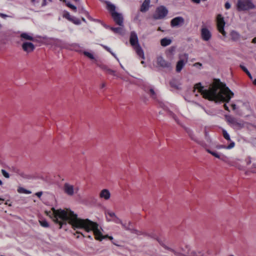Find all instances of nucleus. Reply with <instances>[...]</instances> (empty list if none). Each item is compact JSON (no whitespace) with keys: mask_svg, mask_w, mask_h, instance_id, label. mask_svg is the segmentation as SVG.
I'll use <instances>...</instances> for the list:
<instances>
[{"mask_svg":"<svg viewBox=\"0 0 256 256\" xmlns=\"http://www.w3.org/2000/svg\"><path fill=\"white\" fill-rule=\"evenodd\" d=\"M230 106H232V110H236V106L235 104H232Z\"/></svg>","mask_w":256,"mask_h":256,"instance_id":"47","label":"nucleus"},{"mask_svg":"<svg viewBox=\"0 0 256 256\" xmlns=\"http://www.w3.org/2000/svg\"><path fill=\"white\" fill-rule=\"evenodd\" d=\"M112 18L114 21L115 22L116 24L120 26H122V23L124 22V18H122V15L118 13L111 14Z\"/></svg>","mask_w":256,"mask_h":256,"instance_id":"12","label":"nucleus"},{"mask_svg":"<svg viewBox=\"0 0 256 256\" xmlns=\"http://www.w3.org/2000/svg\"><path fill=\"white\" fill-rule=\"evenodd\" d=\"M22 47L24 51L26 52H30L34 51V44L29 42H24Z\"/></svg>","mask_w":256,"mask_h":256,"instance_id":"13","label":"nucleus"},{"mask_svg":"<svg viewBox=\"0 0 256 256\" xmlns=\"http://www.w3.org/2000/svg\"><path fill=\"white\" fill-rule=\"evenodd\" d=\"M1 173H2L3 176L5 177V178H9L10 175L7 172L4 170H1Z\"/></svg>","mask_w":256,"mask_h":256,"instance_id":"35","label":"nucleus"},{"mask_svg":"<svg viewBox=\"0 0 256 256\" xmlns=\"http://www.w3.org/2000/svg\"><path fill=\"white\" fill-rule=\"evenodd\" d=\"M110 192L108 190L104 189L101 190L100 192L99 196L100 198L108 200L110 198Z\"/></svg>","mask_w":256,"mask_h":256,"instance_id":"15","label":"nucleus"},{"mask_svg":"<svg viewBox=\"0 0 256 256\" xmlns=\"http://www.w3.org/2000/svg\"><path fill=\"white\" fill-rule=\"evenodd\" d=\"M106 216L107 220L114 218L115 217H116V214L114 212L110 211H107V212H106Z\"/></svg>","mask_w":256,"mask_h":256,"instance_id":"26","label":"nucleus"},{"mask_svg":"<svg viewBox=\"0 0 256 256\" xmlns=\"http://www.w3.org/2000/svg\"><path fill=\"white\" fill-rule=\"evenodd\" d=\"M203 0V1H206V0Z\"/></svg>","mask_w":256,"mask_h":256,"instance_id":"62","label":"nucleus"},{"mask_svg":"<svg viewBox=\"0 0 256 256\" xmlns=\"http://www.w3.org/2000/svg\"><path fill=\"white\" fill-rule=\"evenodd\" d=\"M212 33L206 27H202L201 29V38L204 41L208 42L212 38Z\"/></svg>","mask_w":256,"mask_h":256,"instance_id":"10","label":"nucleus"},{"mask_svg":"<svg viewBox=\"0 0 256 256\" xmlns=\"http://www.w3.org/2000/svg\"><path fill=\"white\" fill-rule=\"evenodd\" d=\"M79 238V236H77L76 238Z\"/></svg>","mask_w":256,"mask_h":256,"instance_id":"61","label":"nucleus"},{"mask_svg":"<svg viewBox=\"0 0 256 256\" xmlns=\"http://www.w3.org/2000/svg\"><path fill=\"white\" fill-rule=\"evenodd\" d=\"M230 37H232V40L234 42L238 40L240 38L239 34L234 30H232V32H230Z\"/></svg>","mask_w":256,"mask_h":256,"instance_id":"19","label":"nucleus"},{"mask_svg":"<svg viewBox=\"0 0 256 256\" xmlns=\"http://www.w3.org/2000/svg\"><path fill=\"white\" fill-rule=\"evenodd\" d=\"M150 0H144L140 6V11L142 12H145L148 10L149 4H150Z\"/></svg>","mask_w":256,"mask_h":256,"instance_id":"18","label":"nucleus"},{"mask_svg":"<svg viewBox=\"0 0 256 256\" xmlns=\"http://www.w3.org/2000/svg\"><path fill=\"white\" fill-rule=\"evenodd\" d=\"M234 146H235L234 142H230V144H228V146H224V148L230 150V149H232V148H234Z\"/></svg>","mask_w":256,"mask_h":256,"instance_id":"34","label":"nucleus"},{"mask_svg":"<svg viewBox=\"0 0 256 256\" xmlns=\"http://www.w3.org/2000/svg\"><path fill=\"white\" fill-rule=\"evenodd\" d=\"M167 14V9L164 6H160L156 8L155 14L154 16H153V18H154L155 20H160L166 16Z\"/></svg>","mask_w":256,"mask_h":256,"instance_id":"6","label":"nucleus"},{"mask_svg":"<svg viewBox=\"0 0 256 256\" xmlns=\"http://www.w3.org/2000/svg\"><path fill=\"white\" fill-rule=\"evenodd\" d=\"M253 166L256 168V164H253Z\"/></svg>","mask_w":256,"mask_h":256,"instance_id":"56","label":"nucleus"},{"mask_svg":"<svg viewBox=\"0 0 256 256\" xmlns=\"http://www.w3.org/2000/svg\"><path fill=\"white\" fill-rule=\"evenodd\" d=\"M162 246L164 247L165 248V249L169 250L174 252L175 255H177L178 254V253L176 252H175V250H173V249H172L171 248H169L166 246L164 245H162Z\"/></svg>","mask_w":256,"mask_h":256,"instance_id":"37","label":"nucleus"},{"mask_svg":"<svg viewBox=\"0 0 256 256\" xmlns=\"http://www.w3.org/2000/svg\"><path fill=\"white\" fill-rule=\"evenodd\" d=\"M224 8H226V9L228 10L230 8V4L228 2H226V4H224Z\"/></svg>","mask_w":256,"mask_h":256,"instance_id":"42","label":"nucleus"},{"mask_svg":"<svg viewBox=\"0 0 256 256\" xmlns=\"http://www.w3.org/2000/svg\"><path fill=\"white\" fill-rule=\"evenodd\" d=\"M18 192L20 194H30V192L28 190H26L24 188L22 187H19L18 188Z\"/></svg>","mask_w":256,"mask_h":256,"instance_id":"27","label":"nucleus"},{"mask_svg":"<svg viewBox=\"0 0 256 256\" xmlns=\"http://www.w3.org/2000/svg\"><path fill=\"white\" fill-rule=\"evenodd\" d=\"M83 54H84V55H85V56L90 58V60L94 59V56L93 54L90 52L84 51L83 52Z\"/></svg>","mask_w":256,"mask_h":256,"instance_id":"32","label":"nucleus"},{"mask_svg":"<svg viewBox=\"0 0 256 256\" xmlns=\"http://www.w3.org/2000/svg\"><path fill=\"white\" fill-rule=\"evenodd\" d=\"M194 92L197 90L203 98L216 102H228L234 96V93L226 86V84L215 79L214 83L210 86L208 89H204L200 82L194 85Z\"/></svg>","mask_w":256,"mask_h":256,"instance_id":"2","label":"nucleus"},{"mask_svg":"<svg viewBox=\"0 0 256 256\" xmlns=\"http://www.w3.org/2000/svg\"><path fill=\"white\" fill-rule=\"evenodd\" d=\"M237 10L238 11L248 10L254 8V5L251 0H238L236 4Z\"/></svg>","mask_w":256,"mask_h":256,"instance_id":"4","label":"nucleus"},{"mask_svg":"<svg viewBox=\"0 0 256 256\" xmlns=\"http://www.w3.org/2000/svg\"><path fill=\"white\" fill-rule=\"evenodd\" d=\"M130 43L134 49L135 50L136 54L140 58L144 59V52L138 43V36H137L135 32L133 31L130 33Z\"/></svg>","mask_w":256,"mask_h":256,"instance_id":"3","label":"nucleus"},{"mask_svg":"<svg viewBox=\"0 0 256 256\" xmlns=\"http://www.w3.org/2000/svg\"><path fill=\"white\" fill-rule=\"evenodd\" d=\"M74 0L75 2H78V0Z\"/></svg>","mask_w":256,"mask_h":256,"instance_id":"59","label":"nucleus"},{"mask_svg":"<svg viewBox=\"0 0 256 256\" xmlns=\"http://www.w3.org/2000/svg\"><path fill=\"white\" fill-rule=\"evenodd\" d=\"M156 62L158 66L162 68H168L170 66V64L166 61L162 56L157 58Z\"/></svg>","mask_w":256,"mask_h":256,"instance_id":"14","label":"nucleus"},{"mask_svg":"<svg viewBox=\"0 0 256 256\" xmlns=\"http://www.w3.org/2000/svg\"><path fill=\"white\" fill-rule=\"evenodd\" d=\"M185 131L186 132L190 138L195 142L198 143V138L194 134L193 131L190 128H185Z\"/></svg>","mask_w":256,"mask_h":256,"instance_id":"17","label":"nucleus"},{"mask_svg":"<svg viewBox=\"0 0 256 256\" xmlns=\"http://www.w3.org/2000/svg\"><path fill=\"white\" fill-rule=\"evenodd\" d=\"M32 5L38 8H42L46 6V0H31Z\"/></svg>","mask_w":256,"mask_h":256,"instance_id":"16","label":"nucleus"},{"mask_svg":"<svg viewBox=\"0 0 256 256\" xmlns=\"http://www.w3.org/2000/svg\"><path fill=\"white\" fill-rule=\"evenodd\" d=\"M108 221H112L116 224H120L124 228H126V224H124V223L122 222V220L118 218V217H115L114 218L110 219L108 220Z\"/></svg>","mask_w":256,"mask_h":256,"instance_id":"23","label":"nucleus"},{"mask_svg":"<svg viewBox=\"0 0 256 256\" xmlns=\"http://www.w3.org/2000/svg\"><path fill=\"white\" fill-rule=\"evenodd\" d=\"M188 60V54H184L180 56V60L176 63V72H180L185 66L186 64L187 63Z\"/></svg>","mask_w":256,"mask_h":256,"instance_id":"7","label":"nucleus"},{"mask_svg":"<svg viewBox=\"0 0 256 256\" xmlns=\"http://www.w3.org/2000/svg\"><path fill=\"white\" fill-rule=\"evenodd\" d=\"M226 121L236 128L241 129L244 127V123L242 120H238L230 116H226Z\"/></svg>","mask_w":256,"mask_h":256,"instance_id":"5","label":"nucleus"},{"mask_svg":"<svg viewBox=\"0 0 256 256\" xmlns=\"http://www.w3.org/2000/svg\"><path fill=\"white\" fill-rule=\"evenodd\" d=\"M253 84H254V85L256 86V78H255L254 81H253Z\"/></svg>","mask_w":256,"mask_h":256,"instance_id":"53","label":"nucleus"},{"mask_svg":"<svg viewBox=\"0 0 256 256\" xmlns=\"http://www.w3.org/2000/svg\"><path fill=\"white\" fill-rule=\"evenodd\" d=\"M97 66H98L100 67V68L101 69L106 71L110 74H113L114 73V70L108 68L107 66H106V65H104L102 64H97Z\"/></svg>","mask_w":256,"mask_h":256,"instance_id":"20","label":"nucleus"},{"mask_svg":"<svg viewBox=\"0 0 256 256\" xmlns=\"http://www.w3.org/2000/svg\"><path fill=\"white\" fill-rule=\"evenodd\" d=\"M103 47H104V49H106V50H107L108 52H109L110 53H111V54L112 55H113L114 56V54H112V52H110V48H108L107 46H103Z\"/></svg>","mask_w":256,"mask_h":256,"instance_id":"43","label":"nucleus"},{"mask_svg":"<svg viewBox=\"0 0 256 256\" xmlns=\"http://www.w3.org/2000/svg\"><path fill=\"white\" fill-rule=\"evenodd\" d=\"M46 216H49L54 223L60 225V228L62 226L70 224L73 230H84L87 232H93L95 239L102 241V240L108 238L112 240V236L108 235L104 236L98 228L99 226L97 222H92L88 219L82 220L77 217V215L74 214L70 210H62V209L56 210L52 208L51 210L46 211Z\"/></svg>","mask_w":256,"mask_h":256,"instance_id":"1","label":"nucleus"},{"mask_svg":"<svg viewBox=\"0 0 256 256\" xmlns=\"http://www.w3.org/2000/svg\"><path fill=\"white\" fill-rule=\"evenodd\" d=\"M142 64H144V61H142Z\"/></svg>","mask_w":256,"mask_h":256,"instance_id":"60","label":"nucleus"},{"mask_svg":"<svg viewBox=\"0 0 256 256\" xmlns=\"http://www.w3.org/2000/svg\"><path fill=\"white\" fill-rule=\"evenodd\" d=\"M184 24V19L182 16H176L171 20L170 26L172 28L179 27Z\"/></svg>","mask_w":256,"mask_h":256,"instance_id":"11","label":"nucleus"},{"mask_svg":"<svg viewBox=\"0 0 256 256\" xmlns=\"http://www.w3.org/2000/svg\"><path fill=\"white\" fill-rule=\"evenodd\" d=\"M60 1H63V2H66V0H60Z\"/></svg>","mask_w":256,"mask_h":256,"instance_id":"58","label":"nucleus"},{"mask_svg":"<svg viewBox=\"0 0 256 256\" xmlns=\"http://www.w3.org/2000/svg\"><path fill=\"white\" fill-rule=\"evenodd\" d=\"M36 196H37L38 198H40V196H42V192H36Z\"/></svg>","mask_w":256,"mask_h":256,"instance_id":"44","label":"nucleus"},{"mask_svg":"<svg viewBox=\"0 0 256 256\" xmlns=\"http://www.w3.org/2000/svg\"><path fill=\"white\" fill-rule=\"evenodd\" d=\"M4 200L3 198H0V202H4Z\"/></svg>","mask_w":256,"mask_h":256,"instance_id":"54","label":"nucleus"},{"mask_svg":"<svg viewBox=\"0 0 256 256\" xmlns=\"http://www.w3.org/2000/svg\"><path fill=\"white\" fill-rule=\"evenodd\" d=\"M222 136H224L225 140L228 141H230V136H229L228 133L224 130H222Z\"/></svg>","mask_w":256,"mask_h":256,"instance_id":"29","label":"nucleus"},{"mask_svg":"<svg viewBox=\"0 0 256 256\" xmlns=\"http://www.w3.org/2000/svg\"><path fill=\"white\" fill-rule=\"evenodd\" d=\"M111 30L114 32L116 33H118V34H120L122 32V28H120V27H117V28L112 27L111 28Z\"/></svg>","mask_w":256,"mask_h":256,"instance_id":"31","label":"nucleus"},{"mask_svg":"<svg viewBox=\"0 0 256 256\" xmlns=\"http://www.w3.org/2000/svg\"><path fill=\"white\" fill-rule=\"evenodd\" d=\"M224 110H226L228 112H230V110L228 108V106L226 104H224Z\"/></svg>","mask_w":256,"mask_h":256,"instance_id":"45","label":"nucleus"},{"mask_svg":"<svg viewBox=\"0 0 256 256\" xmlns=\"http://www.w3.org/2000/svg\"><path fill=\"white\" fill-rule=\"evenodd\" d=\"M105 86H106V84L105 83H102L101 84L100 88H104V87H105Z\"/></svg>","mask_w":256,"mask_h":256,"instance_id":"52","label":"nucleus"},{"mask_svg":"<svg viewBox=\"0 0 256 256\" xmlns=\"http://www.w3.org/2000/svg\"><path fill=\"white\" fill-rule=\"evenodd\" d=\"M252 42L253 44H256V36L253 38Z\"/></svg>","mask_w":256,"mask_h":256,"instance_id":"51","label":"nucleus"},{"mask_svg":"<svg viewBox=\"0 0 256 256\" xmlns=\"http://www.w3.org/2000/svg\"><path fill=\"white\" fill-rule=\"evenodd\" d=\"M20 37L22 38H24L27 40H34L32 36L28 34L27 33L24 32L21 34Z\"/></svg>","mask_w":256,"mask_h":256,"instance_id":"24","label":"nucleus"},{"mask_svg":"<svg viewBox=\"0 0 256 256\" xmlns=\"http://www.w3.org/2000/svg\"><path fill=\"white\" fill-rule=\"evenodd\" d=\"M234 256L232 255V256Z\"/></svg>","mask_w":256,"mask_h":256,"instance_id":"63","label":"nucleus"},{"mask_svg":"<svg viewBox=\"0 0 256 256\" xmlns=\"http://www.w3.org/2000/svg\"><path fill=\"white\" fill-rule=\"evenodd\" d=\"M240 68H241V70H242V71L245 72V73L249 72V71L244 66H243L242 64L240 65Z\"/></svg>","mask_w":256,"mask_h":256,"instance_id":"40","label":"nucleus"},{"mask_svg":"<svg viewBox=\"0 0 256 256\" xmlns=\"http://www.w3.org/2000/svg\"><path fill=\"white\" fill-rule=\"evenodd\" d=\"M206 151H207L208 153L210 154L212 156H213L219 159H220V154H218V152H214V151H212L209 149L206 150Z\"/></svg>","mask_w":256,"mask_h":256,"instance_id":"28","label":"nucleus"},{"mask_svg":"<svg viewBox=\"0 0 256 256\" xmlns=\"http://www.w3.org/2000/svg\"><path fill=\"white\" fill-rule=\"evenodd\" d=\"M194 3L198 4L200 3V0H192Z\"/></svg>","mask_w":256,"mask_h":256,"instance_id":"50","label":"nucleus"},{"mask_svg":"<svg viewBox=\"0 0 256 256\" xmlns=\"http://www.w3.org/2000/svg\"><path fill=\"white\" fill-rule=\"evenodd\" d=\"M2 182L0 180V186H2Z\"/></svg>","mask_w":256,"mask_h":256,"instance_id":"55","label":"nucleus"},{"mask_svg":"<svg viewBox=\"0 0 256 256\" xmlns=\"http://www.w3.org/2000/svg\"><path fill=\"white\" fill-rule=\"evenodd\" d=\"M171 44V40L167 38H164L160 40V44L163 46H166L170 45Z\"/></svg>","mask_w":256,"mask_h":256,"instance_id":"22","label":"nucleus"},{"mask_svg":"<svg viewBox=\"0 0 256 256\" xmlns=\"http://www.w3.org/2000/svg\"><path fill=\"white\" fill-rule=\"evenodd\" d=\"M64 191L66 195L69 196H72L74 193H76L78 188H74L73 185L68 182L64 183Z\"/></svg>","mask_w":256,"mask_h":256,"instance_id":"9","label":"nucleus"},{"mask_svg":"<svg viewBox=\"0 0 256 256\" xmlns=\"http://www.w3.org/2000/svg\"><path fill=\"white\" fill-rule=\"evenodd\" d=\"M64 17L66 18L67 20H72L73 18L71 17L70 15L68 13L66 14V16H64Z\"/></svg>","mask_w":256,"mask_h":256,"instance_id":"41","label":"nucleus"},{"mask_svg":"<svg viewBox=\"0 0 256 256\" xmlns=\"http://www.w3.org/2000/svg\"><path fill=\"white\" fill-rule=\"evenodd\" d=\"M216 21H217V28L218 31L222 34L224 36H226V32L224 30V26L225 25V22L224 18L222 16V15L219 14L217 16L216 18Z\"/></svg>","mask_w":256,"mask_h":256,"instance_id":"8","label":"nucleus"},{"mask_svg":"<svg viewBox=\"0 0 256 256\" xmlns=\"http://www.w3.org/2000/svg\"><path fill=\"white\" fill-rule=\"evenodd\" d=\"M70 22H72L73 24H80V21L79 19H77L76 18H72V20H70Z\"/></svg>","mask_w":256,"mask_h":256,"instance_id":"36","label":"nucleus"},{"mask_svg":"<svg viewBox=\"0 0 256 256\" xmlns=\"http://www.w3.org/2000/svg\"><path fill=\"white\" fill-rule=\"evenodd\" d=\"M144 92H148V94H150V96L152 98H156V94L154 89L152 88H144Z\"/></svg>","mask_w":256,"mask_h":256,"instance_id":"25","label":"nucleus"},{"mask_svg":"<svg viewBox=\"0 0 256 256\" xmlns=\"http://www.w3.org/2000/svg\"><path fill=\"white\" fill-rule=\"evenodd\" d=\"M246 74H247V76H248L249 78H250V80L252 79V75L250 72H246Z\"/></svg>","mask_w":256,"mask_h":256,"instance_id":"48","label":"nucleus"},{"mask_svg":"<svg viewBox=\"0 0 256 256\" xmlns=\"http://www.w3.org/2000/svg\"><path fill=\"white\" fill-rule=\"evenodd\" d=\"M39 222L40 225L44 228H48L50 226V224L46 220H40Z\"/></svg>","mask_w":256,"mask_h":256,"instance_id":"30","label":"nucleus"},{"mask_svg":"<svg viewBox=\"0 0 256 256\" xmlns=\"http://www.w3.org/2000/svg\"><path fill=\"white\" fill-rule=\"evenodd\" d=\"M64 2L66 3V6L69 7L70 8H71V10H74V12H76V7L75 6H74L72 4H70V3L69 2H66H66Z\"/></svg>","mask_w":256,"mask_h":256,"instance_id":"33","label":"nucleus"},{"mask_svg":"<svg viewBox=\"0 0 256 256\" xmlns=\"http://www.w3.org/2000/svg\"><path fill=\"white\" fill-rule=\"evenodd\" d=\"M202 64L200 63V62H196L195 64H194V66H202Z\"/></svg>","mask_w":256,"mask_h":256,"instance_id":"49","label":"nucleus"},{"mask_svg":"<svg viewBox=\"0 0 256 256\" xmlns=\"http://www.w3.org/2000/svg\"><path fill=\"white\" fill-rule=\"evenodd\" d=\"M107 10H109L110 14L118 13L116 12V6L110 2L107 3Z\"/></svg>","mask_w":256,"mask_h":256,"instance_id":"21","label":"nucleus"},{"mask_svg":"<svg viewBox=\"0 0 256 256\" xmlns=\"http://www.w3.org/2000/svg\"><path fill=\"white\" fill-rule=\"evenodd\" d=\"M82 21H84V22H85V21H86V20H85L84 18H82Z\"/></svg>","mask_w":256,"mask_h":256,"instance_id":"57","label":"nucleus"},{"mask_svg":"<svg viewBox=\"0 0 256 256\" xmlns=\"http://www.w3.org/2000/svg\"><path fill=\"white\" fill-rule=\"evenodd\" d=\"M170 86L173 88H174L176 89L178 88V86L176 84H174V81L170 82Z\"/></svg>","mask_w":256,"mask_h":256,"instance_id":"39","label":"nucleus"},{"mask_svg":"<svg viewBox=\"0 0 256 256\" xmlns=\"http://www.w3.org/2000/svg\"><path fill=\"white\" fill-rule=\"evenodd\" d=\"M76 234H81V236H82V237H88V238H90V240H92V237L91 236L88 235V236H85L83 235V234H82L81 232H80V231H78V230H76Z\"/></svg>","mask_w":256,"mask_h":256,"instance_id":"38","label":"nucleus"},{"mask_svg":"<svg viewBox=\"0 0 256 256\" xmlns=\"http://www.w3.org/2000/svg\"><path fill=\"white\" fill-rule=\"evenodd\" d=\"M0 16L3 18H5L8 17V16L6 14H4L0 13Z\"/></svg>","mask_w":256,"mask_h":256,"instance_id":"46","label":"nucleus"}]
</instances>
